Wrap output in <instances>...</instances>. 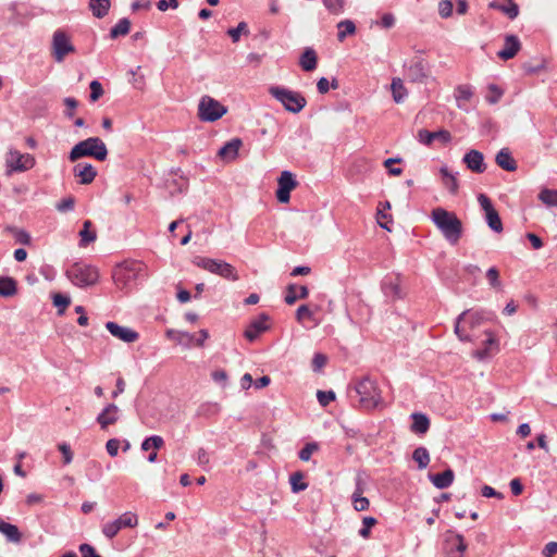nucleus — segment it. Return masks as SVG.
I'll return each instance as SVG.
<instances>
[{
  "label": "nucleus",
  "mask_w": 557,
  "mask_h": 557,
  "mask_svg": "<svg viewBox=\"0 0 557 557\" xmlns=\"http://www.w3.org/2000/svg\"><path fill=\"white\" fill-rule=\"evenodd\" d=\"M522 67L527 74H530V75L537 74L540 71H542L545 67V61L541 60L537 63L525 62V63H523Z\"/></svg>",
  "instance_id": "0e129e2a"
},
{
  "label": "nucleus",
  "mask_w": 557,
  "mask_h": 557,
  "mask_svg": "<svg viewBox=\"0 0 557 557\" xmlns=\"http://www.w3.org/2000/svg\"><path fill=\"white\" fill-rule=\"evenodd\" d=\"M163 445H164V440L162 438V436L151 435V436L146 437L143 441L140 448L144 451H148L150 448H153L157 450V449H160Z\"/></svg>",
  "instance_id": "79ce46f5"
},
{
  "label": "nucleus",
  "mask_w": 557,
  "mask_h": 557,
  "mask_svg": "<svg viewBox=\"0 0 557 557\" xmlns=\"http://www.w3.org/2000/svg\"><path fill=\"white\" fill-rule=\"evenodd\" d=\"M297 181L290 171H283L277 178L276 199L280 203H287L290 199V191L296 188Z\"/></svg>",
  "instance_id": "f8f14e48"
},
{
  "label": "nucleus",
  "mask_w": 557,
  "mask_h": 557,
  "mask_svg": "<svg viewBox=\"0 0 557 557\" xmlns=\"http://www.w3.org/2000/svg\"><path fill=\"white\" fill-rule=\"evenodd\" d=\"M485 221H486L488 227L492 231H494L495 233L503 232V230H504L503 223H502L500 216H499L498 212L496 211V209L485 213Z\"/></svg>",
  "instance_id": "a19ab883"
},
{
  "label": "nucleus",
  "mask_w": 557,
  "mask_h": 557,
  "mask_svg": "<svg viewBox=\"0 0 557 557\" xmlns=\"http://www.w3.org/2000/svg\"><path fill=\"white\" fill-rule=\"evenodd\" d=\"M317 398H318L319 404L322 407H326L331 401L335 400L336 395H335V393L332 389H330V391H318L317 392Z\"/></svg>",
  "instance_id": "864d4df0"
},
{
  "label": "nucleus",
  "mask_w": 557,
  "mask_h": 557,
  "mask_svg": "<svg viewBox=\"0 0 557 557\" xmlns=\"http://www.w3.org/2000/svg\"><path fill=\"white\" fill-rule=\"evenodd\" d=\"M66 277L79 288H86L97 284L99 280L98 269L84 262H74L65 271Z\"/></svg>",
  "instance_id": "20e7f679"
},
{
  "label": "nucleus",
  "mask_w": 557,
  "mask_h": 557,
  "mask_svg": "<svg viewBox=\"0 0 557 557\" xmlns=\"http://www.w3.org/2000/svg\"><path fill=\"white\" fill-rule=\"evenodd\" d=\"M143 270V263L138 261H124L115 267L112 278L120 288H125L138 278Z\"/></svg>",
  "instance_id": "423d86ee"
},
{
  "label": "nucleus",
  "mask_w": 557,
  "mask_h": 557,
  "mask_svg": "<svg viewBox=\"0 0 557 557\" xmlns=\"http://www.w3.org/2000/svg\"><path fill=\"white\" fill-rule=\"evenodd\" d=\"M53 306L58 309V314H63L65 309L71 304V298L67 295L57 293L52 296Z\"/></svg>",
  "instance_id": "c03bdc74"
},
{
  "label": "nucleus",
  "mask_w": 557,
  "mask_h": 557,
  "mask_svg": "<svg viewBox=\"0 0 557 557\" xmlns=\"http://www.w3.org/2000/svg\"><path fill=\"white\" fill-rule=\"evenodd\" d=\"M89 88H90V100L91 101H97L100 97H102L103 88L99 81H97V79L91 81Z\"/></svg>",
  "instance_id": "680f3d73"
},
{
  "label": "nucleus",
  "mask_w": 557,
  "mask_h": 557,
  "mask_svg": "<svg viewBox=\"0 0 557 557\" xmlns=\"http://www.w3.org/2000/svg\"><path fill=\"white\" fill-rule=\"evenodd\" d=\"M487 338L483 342L484 347L474 352V357L479 360H484L498 351V341L492 332H485Z\"/></svg>",
  "instance_id": "5701e85b"
},
{
  "label": "nucleus",
  "mask_w": 557,
  "mask_h": 557,
  "mask_svg": "<svg viewBox=\"0 0 557 557\" xmlns=\"http://www.w3.org/2000/svg\"><path fill=\"white\" fill-rule=\"evenodd\" d=\"M269 319V314L262 312L257 319L251 320L244 332L245 338L249 342H255L260 336V334L267 332L270 329V326L267 324Z\"/></svg>",
  "instance_id": "2eb2a0df"
},
{
  "label": "nucleus",
  "mask_w": 557,
  "mask_h": 557,
  "mask_svg": "<svg viewBox=\"0 0 557 557\" xmlns=\"http://www.w3.org/2000/svg\"><path fill=\"white\" fill-rule=\"evenodd\" d=\"M84 157H91L98 161H104L108 157L106 144L99 137H89L77 143L70 151L69 159L72 162Z\"/></svg>",
  "instance_id": "7ed1b4c3"
},
{
  "label": "nucleus",
  "mask_w": 557,
  "mask_h": 557,
  "mask_svg": "<svg viewBox=\"0 0 557 557\" xmlns=\"http://www.w3.org/2000/svg\"><path fill=\"white\" fill-rule=\"evenodd\" d=\"M469 314V311L466 310L463 311L462 313H460L457 319H456V322H455V334L458 336V338L461 341V342H470L471 341V337L469 336V334L466 333V331L463 330V327L460 325L461 321H465L467 324H469L470 329H474L476 325L480 324L481 320H482V315L480 312H474V313H471L469 315L468 319H466V317Z\"/></svg>",
  "instance_id": "4468645a"
},
{
  "label": "nucleus",
  "mask_w": 557,
  "mask_h": 557,
  "mask_svg": "<svg viewBox=\"0 0 557 557\" xmlns=\"http://www.w3.org/2000/svg\"><path fill=\"white\" fill-rule=\"evenodd\" d=\"M377 523V520L374 517H364L362 520V528L359 530V535L363 539L369 537L370 529Z\"/></svg>",
  "instance_id": "6e6d98bb"
},
{
  "label": "nucleus",
  "mask_w": 557,
  "mask_h": 557,
  "mask_svg": "<svg viewBox=\"0 0 557 557\" xmlns=\"http://www.w3.org/2000/svg\"><path fill=\"white\" fill-rule=\"evenodd\" d=\"M0 533H2L10 543L16 544L22 541V533L18 528L3 519H0Z\"/></svg>",
  "instance_id": "2f4dec72"
},
{
  "label": "nucleus",
  "mask_w": 557,
  "mask_h": 557,
  "mask_svg": "<svg viewBox=\"0 0 557 557\" xmlns=\"http://www.w3.org/2000/svg\"><path fill=\"white\" fill-rule=\"evenodd\" d=\"M521 48L519 37H505L504 48L497 51V57L504 61L512 59Z\"/></svg>",
  "instance_id": "b1692460"
},
{
  "label": "nucleus",
  "mask_w": 557,
  "mask_h": 557,
  "mask_svg": "<svg viewBox=\"0 0 557 557\" xmlns=\"http://www.w3.org/2000/svg\"><path fill=\"white\" fill-rule=\"evenodd\" d=\"M319 450V444L315 442L307 443L298 453V457L302 461L310 460L313 453Z\"/></svg>",
  "instance_id": "8fccbe9b"
},
{
  "label": "nucleus",
  "mask_w": 557,
  "mask_h": 557,
  "mask_svg": "<svg viewBox=\"0 0 557 557\" xmlns=\"http://www.w3.org/2000/svg\"><path fill=\"white\" fill-rule=\"evenodd\" d=\"M382 289H383L385 296H387L389 298L396 299V298L401 297V294H400L401 290H400L398 283H395L392 281L384 282L382 285Z\"/></svg>",
  "instance_id": "49530a36"
},
{
  "label": "nucleus",
  "mask_w": 557,
  "mask_h": 557,
  "mask_svg": "<svg viewBox=\"0 0 557 557\" xmlns=\"http://www.w3.org/2000/svg\"><path fill=\"white\" fill-rule=\"evenodd\" d=\"M17 293V283L11 276L0 275V296L12 297Z\"/></svg>",
  "instance_id": "f704fd0d"
},
{
  "label": "nucleus",
  "mask_w": 557,
  "mask_h": 557,
  "mask_svg": "<svg viewBox=\"0 0 557 557\" xmlns=\"http://www.w3.org/2000/svg\"><path fill=\"white\" fill-rule=\"evenodd\" d=\"M82 557H101L95 549L94 546L87 543H83L78 547Z\"/></svg>",
  "instance_id": "774afa93"
},
{
  "label": "nucleus",
  "mask_w": 557,
  "mask_h": 557,
  "mask_svg": "<svg viewBox=\"0 0 557 557\" xmlns=\"http://www.w3.org/2000/svg\"><path fill=\"white\" fill-rule=\"evenodd\" d=\"M403 161L401 158H388L384 161L383 165L387 169V172L391 176H399L403 173L401 168H391V164L400 163Z\"/></svg>",
  "instance_id": "603ef678"
},
{
  "label": "nucleus",
  "mask_w": 557,
  "mask_h": 557,
  "mask_svg": "<svg viewBox=\"0 0 557 557\" xmlns=\"http://www.w3.org/2000/svg\"><path fill=\"white\" fill-rule=\"evenodd\" d=\"M309 295L307 286L297 287L296 284H289L286 288L285 302L287 305H294L298 299H306Z\"/></svg>",
  "instance_id": "c85d7f7f"
},
{
  "label": "nucleus",
  "mask_w": 557,
  "mask_h": 557,
  "mask_svg": "<svg viewBox=\"0 0 557 557\" xmlns=\"http://www.w3.org/2000/svg\"><path fill=\"white\" fill-rule=\"evenodd\" d=\"M488 7L503 12L510 20L519 14V7L513 0H494L490 2Z\"/></svg>",
  "instance_id": "393cba45"
},
{
  "label": "nucleus",
  "mask_w": 557,
  "mask_h": 557,
  "mask_svg": "<svg viewBox=\"0 0 557 557\" xmlns=\"http://www.w3.org/2000/svg\"><path fill=\"white\" fill-rule=\"evenodd\" d=\"M488 89L491 95L486 96V101L491 104L497 103L504 94L503 90L495 84H491Z\"/></svg>",
  "instance_id": "bf43d9fd"
},
{
  "label": "nucleus",
  "mask_w": 557,
  "mask_h": 557,
  "mask_svg": "<svg viewBox=\"0 0 557 557\" xmlns=\"http://www.w3.org/2000/svg\"><path fill=\"white\" fill-rule=\"evenodd\" d=\"M453 2L450 0H442L438 3V13L442 17H448L453 13Z\"/></svg>",
  "instance_id": "338daca9"
},
{
  "label": "nucleus",
  "mask_w": 557,
  "mask_h": 557,
  "mask_svg": "<svg viewBox=\"0 0 557 557\" xmlns=\"http://www.w3.org/2000/svg\"><path fill=\"white\" fill-rule=\"evenodd\" d=\"M89 9L97 18L106 16L110 9V0H90Z\"/></svg>",
  "instance_id": "e433bc0d"
},
{
  "label": "nucleus",
  "mask_w": 557,
  "mask_h": 557,
  "mask_svg": "<svg viewBox=\"0 0 557 557\" xmlns=\"http://www.w3.org/2000/svg\"><path fill=\"white\" fill-rule=\"evenodd\" d=\"M352 392L358 397L359 407L363 409H374L382 401L377 383L369 375L357 379ZM349 393H351V389H349Z\"/></svg>",
  "instance_id": "f03ea898"
},
{
  "label": "nucleus",
  "mask_w": 557,
  "mask_h": 557,
  "mask_svg": "<svg viewBox=\"0 0 557 557\" xmlns=\"http://www.w3.org/2000/svg\"><path fill=\"white\" fill-rule=\"evenodd\" d=\"M243 141L240 138H233L230 141L225 143L219 150L218 154L221 158L227 160H234L238 156V150L242 147Z\"/></svg>",
  "instance_id": "c756f323"
},
{
  "label": "nucleus",
  "mask_w": 557,
  "mask_h": 557,
  "mask_svg": "<svg viewBox=\"0 0 557 557\" xmlns=\"http://www.w3.org/2000/svg\"><path fill=\"white\" fill-rule=\"evenodd\" d=\"M269 94L292 113H299L307 104L306 98L300 92L281 86H271Z\"/></svg>",
  "instance_id": "39448f33"
},
{
  "label": "nucleus",
  "mask_w": 557,
  "mask_h": 557,
  "mask_svg": "<svg viewBox=\"0 0 557 557\" xmlns=\"http://www.w3.org/2000/svg\"><path fill=\"white\" fill-rule=\"evenodd\" d=\"M462 161L467 168L473 173H484L486 171V164L484 162V156L481 151L471 149L465 156Z\"/></svg>",
  "instance_id": "a211bd4d"
},
{
  "label": "nucleus",
  "mask_w": 557,
  "mask_h": 557,
  "mask_svg": "<svg viewBox=\"0 0 557 557\" xmlns=\"http://www.w3.org/2000/svg\"><path fill=\"white\" fill-rule=\"evenodd\" d=\"M9 233H11L16 243L22 245H30L32 237L29 233L23 228H17L15 226H7L5 228Z\"/></svg>",
  "instance_id": "ea45409f"
},
{
  "label": "nucleus",
  "mask_w": 557,
  "mask_h": 557,
  "mask_svg": "<svg viewBox=\"0 0 557 557\" xmlns=\"http://www.w3.org/2000/svg\"><path fill=\"white\" fill-rule=\"evenodd\" d=\"M79 237L81 247H86L97 239V234L96 231L92 230V223L90 220L84 221L83 228L79 231Z\"/></svg>",
  "instance_id": "72a5a7b5"
},
{
  "label": "nucleus",
  "mask_w": 557,
  "mask_h": 557,
  "mask_svg": "<svg viewBox=\"0 0 557 557\" xmlns=\"http://www.w3.org/2000/svg\"><path fill=\"white\" fill-rule=\"evenodd\" d=\"M412 459L418 463L419 469H425L430 463L429 450L423 447H417L412 453Z\"/></svg>",
  "instance_id": "58836bf2"
},
{
  "label": "nucleus",
  "mask_w": 557,
  "mask_h": 557,
  "mask_svg": "<svg viewBox=\"0 0 557 557\" xmlns=\"http://www.w3.org/2000/svg\"><path fill=\"white\" fill-rule=\"evenodd\" d=\"M486 278L493 288H499L502 286V282L499 280V271L492 267L486 271Z\"/></svg>",
  "instance_id": "4d7b16f0"
},
{
  "label": "nucleus",
  "mask_w": 557,
  "mask_h": 557,
  "mask_svg": "<svg viewBox=\"0 0 557 557\" xmlns=\"http://www.w3.org/2000/svg\"><path fill=\"white\" fill-rule=\"evenodd\" d=\"M495 162L500 169L507 172H515L518 168V164L508 148H503L497 152Z\"/></svg>",
  "instance_id": "a878e982"
},
{
  "label": "nucleus",
  "mask_w": 557,
  "mask_h": 557,
  "mask_svg": "<svg viewBox=\"0 0 557 557\" xmlns=\"http://www.w3.org/2000/svg\"><path fill=\"white\" fill-rule=\"evenodd\" d=\"M418 139L421 144L426 146H430L435 139L441 140L443 144H448L451 140V134L446 129H440L437 132L420 129L418 132Z\"/></svg>",
  "instance_id": "aec40b11"
},
{
  "label": "nucleus",
  "mask_w": 557,
  "mask_h": 557,
  "mask_svg": "<svg viewBox=\"0 0 557 557\" xmlns=\"http://www.w3.org/2000/svg\"><path fill=\"white\" fill-rule=\"evenodd\" d=\"M51 49L52 57L57 62H62L66 54L75 51L70 37H52Z\"/></svg>",
  "instance_id": "dca6fc26"
},
{
  "label": "nucleus",
  "mask_w": 557,
  "mask_h": 557,
  "mask_svg": "<svg viewBox=\"0 0 557 557\" xmlns=\"http://www.w3.org/2000/svg\"><path fill=\"white\" fill-rule=\"evenodd\" d=\"M363 480L360 474L356 476V490L351 496L354 508L357 511H364L369 508L370 502L367 497L362 496L363 493Z\"/></svg>",
  "instance_id": "4be33fe9"
},
{
  "label": "nucleus",
  "mask_w": 557,
  "mask_h": 557,
  "mask_svg": "<svg viewBox=\"0 0 557 557\" xmlns=\"http://www.w3.org/2000/svg\"><path fill=\"white\" fill-rule=\"evenodd\" d=\"M429 479L436 488L444 490L453 484L455 473L450 468H447L445 471L441 473L429 474Z\"/></svg>",
  "instance_id": "bb28decb"
},
{
  "label": "nucleus",
  "mask_w": 557,
  "mask_h": 557,
  "mask_svg": "<svg viewBox=\"0 0 557 557\" xmlns=\"http://www.w3.org/2000/svg\"><path fill=\"white\" fill-rule=\"evenodd\" d=\"M227 112V108L210 96H202L198 104V117L202 122H215Z\"/></svg>",
  "instance_id": "6e6552de"
},
{
  "label": "nucleus",
  "mask_w": 557,
  "mask_h": 557,
  "mask_svg": "<svg viewBox=\"0 0 557 557\" xmlns=\"http://www.w3.org/2000/svg\"><path fill=\"white\" fill-rule=\"evenodd\" d=\"M412 424L410 426L411 432L416 434H425L430 429V419L425 413L413 412L411 414Z\"/></svg>",
  "instance_id": "7c9ffc66"
},
{
  "label": "nucleus",
  "mask_w": 557,
  "mask_h": 557,
  "mask_svg": "<svg viewBox=\"0 0 557 557\" xmlns=\"http://www.w3.org/2000/svg\"><path fill=\"white\" fill-rule=\"evenodd\" d=\"M391 89L393 99L396 103H401L408 95L400 78H393Z\"/></svg>",
  "instance_id": "4c0bfd02"
},
{
  "label": "nucleus",
  "mask_w": 557,
  "mask_h": 557,
  "mask_svg": "<svg viewBox=\"0 0 557 557\" xmlns=\"http://www.w3.org/2000/svg\"><path fill=\"white\" fill-rule=\"evenodd\" d=\"M174 187V189L178 193H183L187 189L188 187V180L184 176V175H180V181L176 180V178H173L170 183H169V187Z\"/></svg>",
  "instance_id": "69168bd1"
},
{
  "label": "nucleus",
  "mask_w": 557,
  "mask_h": 557,
  "mask_svg": "<svg viewBox=\"0 0 557 557\" xmlns=\"http://www.w3.org/2000/svg\"><path fill=\"white\" fill-rule=\"evenodd\" d=\"M120 418V409L114 404L107 405L103 410L97 416L96 421L100 424L102 430L109 425L114 424Z\"/></svg>",
  "instance_id": "6ab92c4d"
},
{
  "label": "nucleus",
  "mask_w": 557,
  "mask_h": 557,
  "mask_svg": "<svg viewBox=\"0 0 557 557\" xmlns=\"http://www.w3.org/2000/svg\"><path fill=\"white\" fill-rule=\"evenodd\" d=\"M465 537L453 531L447 530L443 534V552L447 557H463L467 550Z\"/></svg>",
  "instance_id": "9d476101"
},
{
  "label": "nucleus",
  "mask_w": 557,
  "mask_h": 557,
  "mask_svg": "<svg viewBox=\"0 0 557 557\" xmlns=\"http://www.w3.org/2000/svg\"><path fill=\"white\" fill-rule=\"evenodd\" d=\"M36 161L29 153H21L16 149H9L5 156L7 174L10 175L14 172H25L34 168Z\"/></svg>",
  "instance_id": "1a4fd4ad"
},
{
  "label": "nucleus",
  "mask_w": 557,
  "mask_h": 557,
  "mask_svg": "<svg viewBox=\"0 0 557 557\" xmlns=\"http://www.w3.org/2000/svg\"><path fill=\"white\" fill-rule=\"evenodd\" d=\"M138 523V518L135 513L127 511L121 515L117 519L107 522L102 527V533L106 537L112 540L123 528H134Z\"/></svg>",
  "instance_id": "9b49d317"
},
{
  "label": "nucleus",
  "mask_w": 557,
  "mask_h": 557,
  "mask_svg": "<svg viewBox=\"0 0 557 557\" xmlns=\"http://www.w3.org/2000/svg\"><path fill=\"white\" fill-rule=\"evenodd\" d=\"M473 96V91L471 86L469 85H459L455 89V98L457 101V107L462 110H467L466 102L470 101Z\"/></svg>",
  "instance_id": "473e14b6"
},
{
  "label": "nucleus",
  "mask_w": 557,
  "mask_h": 557,
  "mask_svg": "<svg viewBox=\"0 0 557 557\" xmlns=\"http://www.w3.org/2000/svg\"><path fill=\"white\" fill-rule=\"evenodd\" d=\"M337 35H354L356 32V25L351 20H345L337 24Z\"/></svg>",
  "instance_id": "13d9d810"
},
{
  "label": "nucleus",
  "mask_w": 557,
  "mask_h": 557,
  "mask_svg": "<svg viewBox=\"0 0 557 557\" xmlns=\"http://www.w3.org/2000/svg\"><path fill=\"white\" fill-rule=\"evenodd\" d=\"M443 178H447L448 182H446V186L448 187L449 191L455 194L458 190V182L454 174L449 172L447 166H442L440 170Z\"/></svg>",
  "instance_id": "de8ad7c7"
},
{
  "label": "nucleus",
  "mask_w": 557,
  "mask_h": 557,
  "mask_svg": "<svg viewBox=\"0 0 557 557\" xmlns=\"http://www.w3.org/2000/svg\"><path fill=\"white\" fill-rule=\"evenodd\" d=\"M73 173L79 178V184L88 185L94 182L97 171L90 163H77L73 168Z\"/></svg>",
  "instance_id": "412c9836"
},
{
  "label": "nucleus",
  "mask_w": 557,
  "mask_h": 557,
  "mask_svg": "<svg viewBox=\"0 0 557 557\" xmlns=\"http://www.w3.org/2000/svg\"><path fill=\"white\" fill-rule=\"evenodd\" d=\"M106 329L112 336L121 339L124 343H134L139 338V334L133 329L121 326L112 321L106 323Z\"/></svg>",
  "instance_id": "f3484780"
},
{
  "label": "nucleus",
  "mask_w": 557,
  "mask_h": 557,
  "mask_svg": "<svg viewBox=\"0 0 557 557\" xmlns=\"http://www.w3.org/2000/svg\"><path fill=\"white\" fill-rule=\"evenodd\" d=\"M129 28L131 21L127 17H123L111 28L109 35H126Z\"/></svg>",
  "instance_id": "09e8293b"
},
{
  "label": "nucleus",
  "mask_w": 557,
  "mask_h": 557,
  "mask_svg": "<svg viewBox=\"0 0 557 557\" xmlns=\"http://www.w3.org/2000/svg\"><path fill=\"white\" fill-rule=\"evenodd\" d=\"M140 71V66L136 69H131L129 74L132 75V79L129 81L136 88L141 89L145 85V77L141 74H138Z\"/></svg>",
  "instance_id": "052dcab7"
},
{
  "label": "nucleus",
  "mask_w": 557,
  "mask_h": 557,
  "mask_svg": "<svg viewBox=\"0 0 557 557\" xmlns=\"http://www.w3.org/2000/svg\"><path fill=\"white\" fill-rule=\"evenodd\" d=\"M539 199L548 207H557V189H542Z\"/></svg>",
  "instance_id": "37998d69"
},
{
  "label": "nucleus",
  "mask_w": 557,
  "mask_h": 557,
  "mask_svg": "<svg viewBox=\"0 0 557 557\" xmlns=\"http://www.w3.org/2000/svg\"><path fill=\"white\" fill-rule=\"evenodd\" d=\"M327 362V357L324 354H314L311 362L312 370L319 372Z\"/></svg>",
  "instance_id": "e2e57ef3"
},
{
  "label": "nucleus",
  "mask_w": 557,
  "mask_h": 557,
  "mask_svg": "<svg viewBox=\"0 0 557 557\" xmlns=\"http://www.w3.org/2000/svg\"><path fill=\"white\" fill-rule=\"evenodd\" d=\"M431 220L450 245L458 244L462 236L463 226L455 212L438 207L432 210Z\"/></svg>",
  "instance_id": "f257e3e1"
},
{
  "label": "nucleus",
  "mask_w": 557,
  "mask_h": 557,
  "mask_svg": "<svg viewBox=\"0 0 557 557\" xmlns=\"http://www.w3.org/2000/svg\"><path fill=\"white\" fill-rule=\"evenodd\" d=\"M74 207H75V198L73 196L63 198L59 202L55 203V209L61 213L73 211Z\"/></svg>",
  "instance_id": "3c124183"
},
{
  "label": "nucleus",
  "mask_w": 557,
  "mask_h": 557,
  "mask_svg": "<svg viewBox=\"0 0 557 557\" xmlns=\"http://www.w3.org/2000/svg\"><path fill=\"white\" fill-rule=\"evenodd\" d=\"M406 76L412 83H424L429 76V65L421 58H414L406 67Z\"/></svg>",
  "instance_id": "ddd939ff"
},
{
  "label": "nucleus",
  "mask_w": 557,
  "mask_h": 557,
  "mask_svg": "<svg viewBox=\"0 0 557 557\" xmlns=\"http://www.w3.org/2000/svg\"><path fill=\"white\" fill-rule=\"evenodd\" d=\"M194 263L210 273L216 274L222 276L223 278L231 280V281H237L238 274L235 270V268L223 261V260H216L211 258H197Z\"/></svg>",
  "instance_id": "0eeeda50"
},
{
  "label": "nucleus",
  "mask_w": 557,
  "mask_h": 557,
  "mask_svg": "<svg viewBox=\"0 0 557 557\" xmlns=\"http://www.w3.org/2000/svg\"><path fill=\"white\" fill-rule=\"evenodd\" d=\"M302 480H304V474L300 471L294 472L289 476V483L292 486V491L294 493L302 492L308 487V484L305 483Z\"/></svg>",
  "instance_id": "a18cd8bd"
},
{
  "label": "nucleus",
  "mask_w": 557,
  "mask_h": 557,
  "mask_svg": "<svg viewBox=\"0 0 557 557\" xmlns=\"http://www.w3.org/2000/svg\"><path fill=\"white\" fill-rule=\"evenodd\" d=\"M166 337L177 342V344H180V345H185L187 347L190 346V344L193 343V341L195 338L194 334H191V333L175 331V330H168Z\"/></svg>",
  "instance_id": "c9c22d12"
},
{
  "label": "nucleus",
  "mask_w": 557,
  "mask_h": 557,
  "mask_svg": "<svg viewBox=\"0 0 557 557\" xmlns=\"http://www.w3.org/2000/svg\"><path fill=\"white\" fill-rule=\"evenodd\" d=\"M325 8L333 14H339L344 10L345 0H322Z\"/></svg>",
  "instance_id": "5fc2aeb1"
},
{
  "label": "nucleus",
  "mask_w": 557,
  "mask_h": 557,
  "mask_svg": "<svg viewBox=\"0 0 557 557\" xmlns=\"http://www.w3.org/2000/svg\"><path fill=\"white\" fill-rule=\"evenodd\" d=\"M318 65V54L312 47H306L299 58V66L305 72H312Z\"/></svg>",
  "instance_id": "cd10ccee"
}]
</instances>
